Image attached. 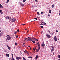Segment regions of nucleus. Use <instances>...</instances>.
Masks as SVG:
<instances>
[{"label":"nucleus","mask_w":60,"mask_h":60,"mask_svg":"<svg viewBox=\"0 0 60 60\" xmlns=\"http://www.w3.org/2000/svg\"><path fill=\"white\" fill-rule=\"evenodd\" d=\"M32 38H30L29 39H27V38H26L25 39L24 41H26V40H27V41H32Z\"/></svg>","instance_id":"nucleus-1"},{"label":"nucleus","mask_w":60,"mask_h":60,"mask_svg":"<svg viewBox=\"0 0 60 60\" xmlns=\"http://www.w3.org/2000/svg\"><path fill=\"white\" fill-rule=\"evenodd\" d=\"M11 39V37L10 36H9L8 37H7V38L6 40H7V41H8V40H10Z\"/></svg>","instance_id":"nucleus-2"},{"label":"nucleus","mask_w":60,"mask_h":60,"mask_svg":"<svg viewBox=\"0 0 60 60\" xmlns=\"http://www.w3.org/2000/svg\"><path fill=\"white\" fill-rule=\"evenodd\" d=\"M19 4H20V5L21 6H22L23 7V6H25V5H24V4H22V3L20 2H19Z\"/></svg>","instance_id":"nucleus-3"},{"label":"nucleus","mask_w":60,"mask_h":60,"mask_svg":"<svg viewBox=\"0 0 60 60\" xmlns=\"http://www.w3.org/2000/svg\"><path fill=\"white\" fill-rule=\"evenodd\" d=\"M46 36L47 37V38H51V36L49 35V34H46Z\"/></svg>","instance_id":"nucleus-4"},{"label":"nucleus","mask_w":60,"mask_h":60,"mask_svg":"<svg viewBox=\"0 0 60 60\" xmlns=\"http://www.w3.org/2000/svg\"><path fill=\"white\" fill-rule=\"evenodd\" d=\"M54 40L55 41H57V39L56 38V36H55L54 38Z\"/></svg>","instance_id":"nucleus-5"},{"label":"nucleus","mask_w":60,"mask_h":60,"mask_svg":"<svg viewBox=\"0 0 60 60\" xmlns=\"http://www.w3.org/2000/svg\"><path fill=\"white\" fill-rule=\"evenodd\" d=\"M16 58L17 59L19 60L20 59H21V57H19L16 56Z\"/></svg>","instance_id":"nucleus-6"},{"label":"nucleus","mask_w":60,"mask_h":60,"mask_svg":"<svg viewBox=\"0 0 60 60\" xmlns=\"http://www.w3.org/2000/svg\"><path fill=\"white\" fill-rule=\"evenodd\" d=\"M42 47H44L45 46V44H44V42H43L42 44Z\"/></svg>","instance_id":"nucleus-7"},{"label":"nucleus","mask_w":60,"mask_h":60,"mask_svg":"<svg viewBox=\"0 0 60 60\" xmlns=\"http://www.w3.org/2000/svg\"><path fill=\"white\" fill-rule=\"evenodd\" d=\"M11 55H12V59H11V60H14V58H13V54L12 53H11Z\"/></svg>","instance_id":"nucleus-8"},{"label":"nucleus","mask_w":60,"mask_h":60,"mask_svg":"<svg viewBox=\"0 0 60 60\" xmlns=\"http://www.w3.org/2000/svg\"><path fill=\"white\" fill-rule=\"evenodd\" d=\"M16 21V19H12V22H15Z\"/></svg>","instance_id":"nucleus-9"},{"label":"nucleus","mask_w":60,"mask_h":60,"mask_svg":"<svg viewBox=\"0 0 60 60\" xmlns=\"http://www.w3.org/2000/svg\"><path fill=\"white\" fill-rule=\"evenodd\" d=\"M7 47H8V49H11V48H10V47L8 45H7Z\"/></svg>","instance_id":"nucleus-10"},{"label":"nucleus","mask_w":60,"mask_h":60,"mask_svg":"<svg viewBox=\"0 0 60 60\" xmlns=\"http://www.w3.org/2000/svg\"><path fill=\"white\" fill-rule=\"evenodd\" d=\"M42 23H43V24H42V25H46V23L44 22H43Z\"/></svg>","instance_id":"nucleus-11"},{"label":"nucleus","mask_w":60,"mask_h":60,"mask_svg":"<svg viewBox=\"0 0 60 60\" xmlns=\"http://www.w3.org/2000/svg\"><path fill=\"white\" fill-rule=\"evenodd\" d=\"M0 8H3V6H2L1 4H0Z\"/></svg>","instance_id":"nucleus-12"},{"label":"nucleus","mask_w":60,"mask_h":60,"mask_svg":"<svg viewBox=\"0 0 60 60\" xmlns=\"http://www.w3.org/2000/svg\"><path fill=\"white\" fill-rule=\"evenodd\" d=\"M5 18L8 19H9V16H7L5 17Z\"/></svg>","instance_id":"nucleus-13"},{"label":"nucleus","mask_w":60,"mask_h":60,"mask_svg":"<svg viewBox=\"0 0 60 60\" xmlns=\"http://www.w3.org/2000/svg\"><path fill=\"white\" fill-rule=\"evenodd\" d=\"M6 56H8V57H9L10 56V55H9V54H6Z\"/></svg>","instance_id":"nucleus-14"},{"label":"nucleus","mask_w":60,"mask_h":60,"mask_svg":"<svg viewBox=\"0 0 60 60\" xmlns=\"http://www.w3.org/2000/svg\"><path fill=\"white\" fill-rule=\"evenodd\" d=\"M38 55H37L36 56V57L35 58L36 59H37L38 58Z\"/></svg>","instance_id":"nucleus-15"},{"label":"nucleus","mask_w":60,"mask_h":60,"mask_svg":"<svg viewBox=\"0 0 60 60\" xmlns=\"http://www.w3.org/2000/svg\"><path fill=\"white\" fill-rule=\"evenodd\" d=\"M54 50V48H53V49H52L51 50V52H53Z\"/></svg>","instance_id":"nucleus-16"},{"label":"nucleus","mask_w":60,"mask_h":60,"mask_svg":"<svg viewBox=\"0 0 60 60\" xmlns=\"http://www.w3.org/2000/svg\"><path fill=\"white\" fill-rule=\"evenodd\" d=\"M32 42L34 43H35V41L34 40H33L32 41Z\"/></svg>","instance_id":"nucleus-17"},{"label":"nucleus","mask_w":60,"mask_h":60,"mask_svg":"<svg viewBox=\"0 0 60 60\" xmlns=\"http://www.w3.org/2000/svg\"><path fill=\"white\" fill-rule=\"evenodd\" d=\"M33 39L35 41H36V40L37 39H36V38H33Z\"/></svg>","instance_id":"nucleus-18"},{"label":"nucleus","mask_w":60,"mask_h":60,"mask_svg":"<svg viewBox=\"0 0 60 60\" xmlns=\"http://www.w3.org/2000/svg\"><path fill=\"white\" fill-rule=\"evenodd\" d=\"M25 51H26V52L27 54H28V52L27 51H26V50H25Z\"/></svg>","instance_id":"nucleus-19"},{"label":"nucleus","mask_w":60,"mask_h":60,"mask_svg":"<svg viewBox=\"0 0 60 60\" xmlns=\"http://www.w3.org/2000/svg\"><path fill=\"white\" fill-rule=\"evenodd\" d=\"M40 47H39L38 48L37 50L38 51H39V50H40Z\"/></svg>","instance_id":"nucleus-20"},{"label":"nucleus","mask_w":60,"mask_h":60,"mask_svg":"<svg viewBox=\"0 0 60 60\" xmlns=\"http://www.w3.org/2000/svg\"><path fill=\"white\" fill-rule=\"evenodd\" d=\"M23 59L24 60H26V59L24 57H23Z\"/></svg>","instance_id":"nucleus-21"},{"label":"nucleus","mask_w":60,"mask_h":60,"mask_svg":"<svg viewBox=\"0 0 60 60\" xmlns=\"http://www.w3.org/2000/svg\"><path fill=\"white\" fill-rule=\"evenodd\" d=\"M28 58H32V57L29 56L28 57Z\"/></svg>","instance_id":"nucleus-22"},{"label":"nucleus","mask_w":60,"mask_h":60,"mask_svg":"<svg viewBox=\"0 0 60 60\" xmlns=\"http://www.w3.org/2000/svg\"><path fill=\"white\" fill-rule=\"evenodd\" d=\"M51 10H49V13H51Z\"/></svg>","instance_id":"nucleus-23"},{"label":"nucleus","mask_w":60,"mask_h":60,"mask_svg":"<svg viewBox=\"0 0 60 60\" xmlns=\"http://www.w3.org/2000/svg\"><path fill=\"white\" fill-rule=\"evenodd\" d=\"M9 0H7V1L6 2V3L7 4H8V2H9Z\"/></svg>","instance_id":"nucleus-24"},{"label":"nucleus","mask_w":60,"mask_h":60,"mask_svg":"<svg viewBox=\"0 0 60 60\" xmlns=\"http://www.w3.org/2000/svg\"><path fill=\"white\" fill-rule=\"evenodd\" d=\"M35 48H34L33 49V50H34V51H35V49H34Z\"/></svg>","instance_id":"nucleus-25"},{"label":"nucleus","mask_w":60,"mask_h":60,"mask_svg":"<svg viewBox=\"0 0 60 60\" xmlns=\"http://www.w3.org/2000/svg\"><path fill=\"white\" fill-rule=\"evenodd\" d=\"M1 12H0V13H1V14H2V13H3V12L1 10Z\"/></svg>","instance_id":"nucleus-26"},{"label":"nucleus","mask_w":60,"mask_h":60,"mask_svg":"<svg viewBox=\"0 0 60 60\" xmlns=\"http://www.w3.org/2000/svg\"><path fill=\"white\" fill-rule=\"evenodd\" d=\"M38 47H40V44H38Z\"/></svg>","instance_id":"nucleus-27"},{"label":"nucleus","mask_w":60,"mask_h":60,"mask_svg":"<svg viewBox=\"0 0 60 60\" xmlns=\"http://www.w3.org/2000/svg\"><path fill=\"white\" fill-rule=\"evenodd\" d=\"M54 34V32H53L51 34L52 35H53Z\"/></svg>","instance_id":"nucleus-28"},{"label":"nucleus","mask_w":60,"mask_h":60,"mask_svg":"<svg viewBox=\"0 0 60 60\" xmlns=\"http://www.w3.org/2000/svg\"><path fill=\"white\" fill-rule=\"evenodd\" d=\"M54 5L53 4V5H52V8H54Z\"/></svg>","instance_id":"nucleus-29"},{"label":"nucleus","mask_w":60,"mask_h":60,"mask_svg":"<svg viewBox=\"0 0 60 60\" xmlns=\"http://www.w3.org/2000/svg\"><path fill=\"white\" fill-rule=\"evenodd\" d=\"M15 45H17V43L16 42H15Z\"/></svg>","instance_id":"nucleus-30"},{"label":"nucleus","mask_w":60,"mask_h":60,"mask_svg":"<svg viewBox=\"0 0 60 60\" xmlns=\"http://www.w3.org/2000/svg\"><path fill=\"white\" fill-rule=\"evenodd\" d=\"M37 14H38V15H40V14L39 13V12H37Z\"/></svg>","instance_id":"nucleus-31"},{"label":"nucleus","mask_w":60,"mask_h":60,"mask_svg":"<svg viewBox=\"0 0 60 60\" xmlns=\"http://www.w3.org/2000/svg\"><path fill=\"white\" fill-rule=\"evenodd\" d=\"M26 1V0H23V2H25Z\"/></svg>","instance_id":"nucleus-32"},{"label":"nucleus","mask_w":60,"mask_h":60,"mask_svg":"<svg viewBox=\"0 0 60 60\" xmlns=\"http://www.w3.org/2000/svg\"><path fill=\"white\" fill-rule=\"evenodd\" d=\"M58 58H60V55H58Z\"/></svg>","instance_id":"nucleus-33"},{"label":"nucleus","mask_w":60,"mask_h":60,"mask_svg":"<svg viewBox=\"0 0 60 60\" xmlns=\"http://www.w3.org/2000/svg\"><path fill=\"white\" fill-rule=\"evenodd\" d=\"M2 34L0 33V37H1V36H2Z\"/></svg>","instance_id":"nucleus-34"},{"label":"nucleus","mask_w":60,"mask_h":60,"mask_svg":"<svg viewBox=\"0 0 60 60\" xmlns=\"http://www.w3.org/2000/svg\"><path fill=\"white\" fill-rule=\"evenodd\" d=\"M34 19H36V20H37V19L36 18H34Z\"/></svg>","instance_id":"nucleus-35"},{"label":"nucleus","mask_w":60,"mask_h":60,"mask_svg":"<svg viewBox=\"0 0 60 60\" xmlns=\"http://www.w3.org/2000/svg\"><path fill=\"white\" fill-rule=\"evenodd\" d=\"M48 31L49 32V33H50V31L49 30H48Z\"/></svg>","instance_id":"nucleus-36"},{"label":"nucleus","mask_w":60,"mask_h":60,"mask_svg":"<svg viewBox=\"0 0 60 60\" xmlns=\"http://www.w3.org/2000/svg\"><path fill=\"white\" fill-rule=\"evenodd\" d=\"M17 34V32H15V34Z\"/></svg>","instance_id":"nucleus-37"},{"label":"nucleus","mask_w":60,"mask_h":60,"mask_svg":"<svg viewBox=\"0 0 60 60\" xmlns=\"http://www.w3.org/2000/svg\"><path fill=\"white\" fill-rule=\"evenodd\" d=\"M9 19L11 20V17H9Z\"/></svg>","instance_id":"nucleus-38"},{"label":"nucleus","mask_w":60,"mask_h":60,"mask_svg":"<svg viewBox=\"0 0 60 60\" xmlns=\"http://www.w3.org/2000/svg\"><path fill=\"white\" fill-rule=\"evenodd\" d=\"M41 28H43V26H41Z\"/></svg>","instance_id":"nucleus-39"},{"label":"nucleus","mask_w":60,"mask_h":60,"mask_svg":"<svg viewBox=\"0 0 60 60\" xmlns=\"http://www.w3.org/2000/svg\"><path fill=\"white\" fill-rule=\"evenodd\" d=\"M18 36L17 35H16V38H18Z\"/></svg>","instance_id":"nucleus-40"},{"label":"nucleus","mask_w":60,"mask_h":60,"mask_svg":"<svg viewBox=\"0 0 60 60\" xmlns=\"http://www.w3.org/2000/svg\"><path fill=\"white\" fill-rule=\"evenodd\" d=\"M9 36V35H7L6 36L7 38L8 37V36Z\"/></svg>","instance_id":"nucleus-41"},{"label":"nucleus","mask_w":60,"mask_h":60,"mask_svg":"<svg viewBox=\"0 0 60 60\" xmlns=\"http://www.w3.org/2000/svg\"><path fill=\"white\" fill-rule=\"evenodd\" d=\"M19 29H18L17 30V32H19Z\"/></svg>","instance_id":"nucleus-42"},{"label":"nucleus","mask_w":60,"mask_h":60,"mask_svg":"<svg viewBox=\"0 0 60 60\" xmlns=\"http://www.w3.org/2000/svg\"><path fill=\"white\" fill-rule=\"evenodd\" d=\"M41 14H43V12H41Z\"/></svg>","instance_id":"nucleus-43"},{"label":"nucleus","mask_w":60,"mask_h":60,"mask_svg":"<svg viewBox=\"0 0 60 60\" xmlns=\"http://www.w3.org/2000/svg\"><path fill=\"white\" fill-rule=\"evenodd\" d=\"M35 1H36V2H38V1H37V0H35Z\"/></svg>","instance_id":"nucleus-44"},{"label":"nucleus","mask_w":60,"mask_h":60,"mask_svg":"<svg viewBox=\"0 0 60 60\" xmlns=\"http://www.w3.org/2000/svg\"><path fill=\"white\" fill-rule=\"evenodd\" d=\"M56 33H57V32H58V31L57 30H56Z\"/></svg>","instance_id":"nucleus-45"},{"label":"nucleus","mask_w":60,"mask_h":60,"mask_svg":"<svg viewBox=\"0 0 60 60\" xmlns=\"http://www.w3.org/2000/svg\"><path fill=\"white\" fill-rule=\"evenodd\" d=\"M37 44H39V42H38L37 43Z\"/></svg>","instance_id":"nucleus-46"},{"label":"nucleus","mask_w":60,"mask_h":60,"mask_svg":"<svg viewBox=\"0 0 60 60\" xmlns=\"http://www.w3.org/2000/svg\"><path fill=\"white\" fill-rule=\"evenodd\" d=\"M38 51V50H37V51H36V52H38V51Z\"/></svg>","instance_id":"nucleus-47"},{"label":"nucleus","mask_w":60,"mask_h":60,"mask_svg":"<svg viewBox=\"0 0 60 60\" xmlns=\"http://www.w3.org/2000/svg\"><path fill=\"white\" fill-rule=\"evenodd\" d=\"M25 42L23 43V45H25Z\"/></svg>","instance_id":"nucleus-48"},{"label":"nucleus","mask_w":60,"mask_h":60,"mask_svg":"<svg viewBox=\"0 0 60 60\" xmlns=\"http://www.w3.org/2000/svg\"><path fill=\"white\" fill-rule=\"evenodd\" d=\"M28 47H30V48H31V47L29 45H28Z\"/></svg>","instance_id":"nucleus-49"},{"label":"nucleus","mask_w":60,"mask_h":60,"mask_svg":"<svg viewBox=\"0 0 60 60\" xmlns=\"http://www.w3.org/2000/svg\"><path fill=\"white\" fill-rule=\"evenodd\" d=\"M48 16H50V15H49L48 14Z\"/></svg>","instance_id":"nucleus-50"},{"label":"nucleus","mask_w":60,"mask_h":60,"mask_svg":"<svg viewBox=\"0 0 60 60\" xmlns=\"http://www.w3.org/2000/svg\"><path fill=\"white\" fill-rule=\"evenodd\" d=\"M22 25H23V26H24L25 24H22Z\"/></svg>","instance_id":"nucleus-51"},{"label":"nucleus","mask_w":60,"mask_h":60,"mask_svg":"<svg viewBox=\"0 0 60 60\" xmlns=\"http://www.w3.org/2000/svg\"><path fill=\"white\" fill-rule=\"evenodd\" d=\"M52 49H53V48H54V47H52Z\"/></svg>","instance_id":"nucleus-52"},{"label":"nucleus","mask_w":60,"mask_h":60,"mask_svg":"<svg viewBox=\"0 0 60 60\" xmlns=\"http://www.w3.org/2000/svg\"><path fill=\"white\" fill-rule=\"evenodd\" d=\"M53 55L54 56V55H55V54H54V53H53Z\"/></svg>","instance_id":"nucleus-53"},{"label":"nucleus","mask_w":60,"mask_h":60,"mask_svg":"<svg viewBox=\"0 0 60 60\" xmlns=\"http://www.w3.org/2000/svg\"><path fill=\"white\" fill-rule=\"evenodd\" d=\"M36 40H37V41H38V39H36Z\"/></svg>","instance_id":"nucleus-54"},{"label":"nucleus","mask_w":60,"mask_h":60,"mask_svg":"<svg viewBox=\"0 0 60 60\" xmlns=\"http://www.w3.org/2000/svg\"><path fill=\"white\" fill-rule=\"evenodd\" d=\"M59 15H60V13H59Z\"/></svg>","instance_id":"nucleus-55"},{"label":"nucleus","mask_w":60,"mask_h":60,"mask_svg":"<svg viewBox=\"0 0 60 60\" xmlns=\"http://www.w3.org/2000/svg\"><path fill=\"white\" fill-rule=\"evenodd\" d=\"M28 32H29V30H28L27 31V33H28Z\"/></svg>","instance_id":"nucleus-56"},{"label":"nucleus","mask_w":60,"mask_h":60,"mask_svg":"<svg viewBox=\"0 0 60 60\" xmlns=\"http://www.w3.org/2000/svg\"><path fill=\"white\" fill-rule=\"evenodd\" d=\"M36 45H38V44H36Z\"/></svg>","instance_id":"nucleus-57"},{"label":"nucleus","mask_w":60,"mask_h":60,"mask_svg":"<svg viewBox=\"0 0 60 60\" xmlns=\"http://www.w3.org/2000/svg\"><path fill=\"white\" fill-rule=\"evenodd\" d=\"M58 60H60V59H58Z\"/></svg>","instance_id":"nucleus-58"},{"label":"nucleus","mask_w":60,"mask_h":60,"mask_svg":"<svg viewBox=\"0 0 60 60\" xmlns=\"http://www.w3.org/2000/svg\"><path fill=\"white\" fill-rule=\"evenodd\" d=\"M25 30H27V29H25Z\"/></svg>","instance_id":"nucleus-59"},{"label":"nucleus","mask_w":60,"mask_h":60,"mask_svg":"<svg viewBox=\"0 0 60 60\" xmlns=\"http://www.w3.org/2000/svg\"><path fill=\"white\" fill-rule=\"evenodd\" d=\"M0 32H1V31L0 30Z\"/></svg>","instance_id":"nucleus-60"},{"label":"nucleus","mask_w":60,"mask_h":60,"mask_svg":"<svg viewBox=\"0 0 60 60\" xmlns=\"http://www.w3.org/2000/svg\"><path fill=\"white\" fill-rule=\"evenodd\" d=\"M26 51H24V52H25V53H26Z\"/></svg>","instance_id":"nucleus-61"},{"label":"nucleus","mask_w":60,"mask_h":60,"mask_svg":"<svg viewBox=\"0 0 60 60\" xmlns=\"http://www.w3.org/2000/svg\"><path fill=\"white\" fill-rule=\"evenodd\" d=\"M1 10H0V12H1Z\"/></svg>","instance_id":"nucleus-62"},{"label":"nucleus","mask_w":60,"mask_h":60,"mask_svg":"<svg viewBox=\"0 0 60 60\" xmlns=\"http://www.w3.org/2000/svg\"><path fill=\"white\" fill-rule=\"evenodd\" d=\"M34 21H35V20H34Z\"/></svg>","instance_id":"nucleus-63"},{"label":"nucleus","mask_w":60,"mask_h":60,"mask_svg":"<svg viewBox=\"0 0 60 60\" xmlns=\"http://www.w3.org/2000/svg\"><path fill=\"white\" fill-rule=\"evenodd\" d=\"M35 48L34 49H36V48Z\"/></svg>","instance_id":"nucleus-64"}]
</instances>
